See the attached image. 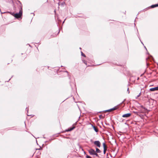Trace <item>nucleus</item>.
I'll use <instances>...</instances> for the list:
<instances>
[{
  "instance_id": "nucleus-1",
  "label": "nucleus",
  "mask_w": 158,
  "mask_h": 158,
  "mask_svg": "<svg viewBox=\"0 0 158 158\" xmlns=\"http://www.w3.org/2000/svg\"><path fill=\"white\" fill-rule=\"evenodd\" d=\"M23 10L22 7L19 10V12L18 13H17L14 14L13 15L16 18H19L21 17L22 15Z\"/></svg>"
},
{
  "instance_id": "nucleus-4",
  "label": "nucleus",
  "mask_w": 158,
  "mask_h": 158,
  "mask_svg": "<svg viewBox=\"0 0 158 158\" xmlns=\"http://www.w3.org/2000/svg\"><path fill=\"white\" fill-rule=\"evenodd\" d=\"M131 115V113H127L123 114L122 116L123 118H128L130 117Z\"/></svg>"
},
{
  "instance_id": "nucleus-11",
  "label": "nucleus",
  "mask_w": 158,
  "mask_h": 158,
  "mask_svg": "<svg viewBox=\"0 0 158 158\" xmlns=\"http://www.w3.org/2000/svg\"><path fill=\"white\" fill-rule=\"evenodd\" d=\"M103 146L104 149L107 148V147H106V145L105 144V143H103Z\"/></svg>"
},
{
  "instance_id": "nucleus-15",
  "label": "nucleus",
  "mask_w": 158,
  "mask_h": 158,
  "mask_svg": "<svg viewBox=\"0 0 158 158\" xmlns=\"http://www.w3.org/2000/svg\"><path fill=\"white\" fill-rule=\"evenodd\" d=\"M81 52V55H82V56H83L84 57L85 56V55L82 52Z\"/></svg>"
},
{
  "instance_id": "nucleus-16",
  "label": "nucleus",
  "mask_w": 158,
  "mask_h": 158,
  "mask_svg": "<svg viewBox=\"0 0 158 158\" xmlns=\"http://www.w3.org/2000/svg\"><path fill=\"white\" fill-rule=\"evenodd\" d=\"M86 157L87 158H91V157L90 156H88V155H87L86 156Z\"/></svg>"
},
{
  "instance_id": "nucleus-10",
  "label": "nucleus",
  "mask_w": 158,
  "mask_h": 158,
  "mask_svg": "<svg viewBox=\"0 0 158 158\" xmlns=\"http://www.w3.org/2000/svg\"><path fill=\"white\" fill-rule=\"evenodd\" d=\"M158 6V4H156L154 5H152L151 6L152 8H154Z\"/></svg>"
},
{
  "instance_id": "nucleus-8",
  "label": "nucleus",
  "mask_w": 158,
  "mask_h": 158,
  "mask_svg": "<svg viewBox=\"0 0 158 158\" xmlns=\"http://www.w3.org/2000/svg\"><path fill=\"white\" fill-rule=\"evenodd\" d=\"M96 152L98 153H100L101 152V151L98 148H96V151H95Z\"/></svg>"
},
{
  "instance_id": "nucleus-12",
  "label": "nucleus",
  "mask_w": 158,
  "mask_h": 158,
  "mask_svg": "<svg viewBox=\"0 0 158 158\" xmlns=\"http://www.w3.org/2000/svg\"><path fill=\"white\" fill-rule=\"evenodd\" d=\"M141 92H140L139 94V95H137V97L135 98L136 99L138 97H139L140 95H141Z\"/></svg>"
},
{
  "instance_id": "nucleus-7",
  "label": "nucleus",
  "mask_w": 158,
  "mask_h": 158,
  "mask_svg": "<svg viewBox=\"0 0 158 158\" xmlns=\"http://www.w3.org/2000/svg\"><path fill=\"white\" fill-rule=\"evenodd\" d=\"M74 128H75V127H71V128H69L66 130V131H72V130H73Z\"/></svg>"
},
{
  "instance_id": "nucleus-6",
  "label": "nucleus",
  "mask_w": 158,
  "mask_h": 158,
  "mask_svg": "<svg viewBox=\"0 0 158 158\" xmlns=\"http://www.w3.org/2000/svg\"><path fill=\"white\" fill-rule=\"evenodd\" d=\"M116 109H117L116 107H114V108H111V109H110L109 110H106V111H107V112L115 110Z\"/></svg>"
},
{
  "instance_id": "nucleus-14",
  "label": "nucleus",
  "mask_w": 158,
  "mask_h": 158,
  "mask_svg": "<svg viewBox=\"0 0 158 158\" xmlns=\"http://www.w3.org/2000/svg\"><path fill=\"white\" fill-rule=\"evenodd\" d=\"M94 155H95L96 156L99 157L98 155L97 154V152H95L94 154Z\"/></svg>"
},
{
  "instance_id": "nucleus-13",
  "label": "nucleus",
  "mask_w": 158,
  "mask_h": 158,
  "mask_svg": "<svg viewBox=\"0 0 158 158\" xmlns=\"http://www.w3.org/2000/svg\"><path fill=\"white\" fill-rule=\"evenodd\" d=\"M106 150H107V148L104 149L103 152H104V154H105L106 153Z\"/></svg>"
},
{
  "instance_id": "nucleus-3",
  "label": "nucleus",
  "mask_w": 158,
  "mask_h": 158,
  "mask_svg": "<svg viewBox=\"0 0 158 158\" xmlns=\"http://www.w3.org/2000/svg\"><path fill=\"white\" fill-rule=\"evenodd\" d=\"M89 153L91 155H94L95 153V151L93 149H91L89 150Z\"/></svg>"
},
{
  "instance_id": "nucleus-5",
  "label": "nucleus",
  "mask_w": 158,
  "mask_h": 158,
  "mask_svg": "<svg viewBox=\"0 0 158 158\" xmlns=\"http://www.w3.org/2000/svg\"><path fill=\"white\" fill-rule=\"evenodd\" d=\"M150 90L151 91H155L158 90V86L156 87L150 89Z\"/></svg>"
},
{
  "instance_id": "nucleus-17",
  "label": "nucleus",
  "mask_w": 158,
  "mask_h": 158,
  "mask_svg": "<svg viewBox=\"0 0 158 158\" xmlns=\"http://www.w3.org/2000/svg\"><path fill=\"white\" fill-rule=\"evenodd\" d=\"M128 89H128V88L127 89V91H128V93H129L130 92H129V91Z\"/></svg>"
},
{
  "instance_id": "nucleus-9",
  "label": "nucleus",
  "mask_w": 158,
  "mask_h": 158,
  "mask_svg": "<svg viewBox=\"0 0 158 158\" xmlns=\"http://www.w3.org/2000/svg\"><path fill=\"white\" fill-rule=\"evenodd\" d=\"M93 128L94 130L96 132H98V130L97 128L95 126H93Z\"/></svg>"
},
{
  "instance_id": "nucleus-2",
  "label": "nucleus",
  "mask_w": 158,
  "mask_h": 158,
  "mask_svg": "<svg viewBox=\"0 0 158 158\" xmlns=\"http://www.w3.org/2000/svg\"><path fill=\"white\" fill-rule=\"evenodd\" d=\"M94 144L98 148H100L101 146V144L99 141H95L94 142Z\"/></svg>"
}]
</instances>
